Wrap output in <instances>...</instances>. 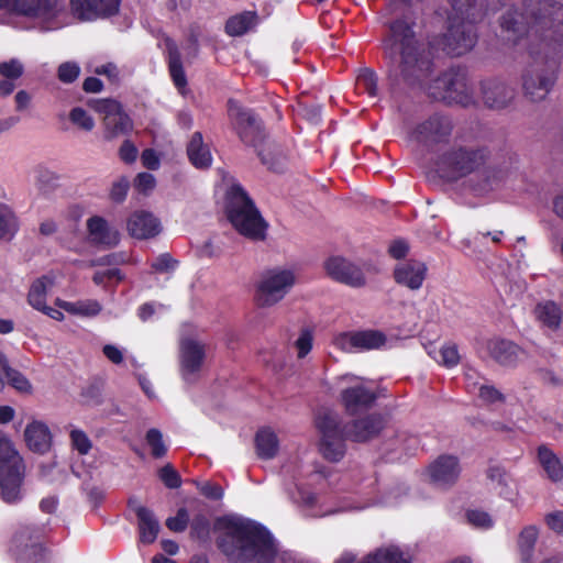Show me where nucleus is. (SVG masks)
I'll list each match as a JSON object with an SVG mask.
<instances>
[{"instance_id":"f257e3e1","label":"nucleus","mask_w":563,"mask_h":563,"mask_svg":"<svg viewBox=\"0 0 563 563\" xmlns=\"http://www.w3.org/2000/svg\"><path fill=\"white\" fill-rule=\"evenodd\" d=\"M547 27L541 48L533 52L536 63L522 75V89L532 102L543 101L556 81L559 47L563 40V5L550 0H527L525 12L508 11L501 20V34L505 41L517 44L528 34V25Z\"/></svg>"},{"instance_id":"f03ea898","label":"nucleus","mask_w":563,"mask_h":563,"mask_svg":"<svg viewBox=\"0 0 563 563\" xmlns=\"http://www.w3.org/2000/svg\"><path fill=\"white\" fill-rule=\"evenodd\" d=\"M217 544L232 563H269L277 553L271 533L246 518L229 515L214 522Z\"/></svg>"},{"instance_id":"7ed1b4c3","label":"nucleus","mask_w":563,"mask_h":563,"mask_svg":"<svg viewBox=\"0 0 563 563\" xmlns=\"http://www.w3.org/2000/svg\"><path fill=\"white\" fill-rule=\"evenodd\" d=\"M410 15L389 23L383 48L390 62V75L408 84L421 82L431 73L432 62L427 45L417 37Z\"/></svg>"},{"instance_id":"20e7f679","label":"nucleus","mask_w":563,"mask_h":563,"mask_svg":"<svg viewBox=\"0 0 563 563\" xmlns=\"http://www.w3.org/2000/svg\"><path fill=\"white\" fill-rule=\"evenodd\" d=\"M485 154L483 151L457 148L452 150L440 158L437 163V172L442 178L455 180L471 173L479 174L484 178V183L476 188L482 194L498 187L501 181L514 190H523L515 184L518 176L512 173H504L493 168H479L484 165Z\"/></svg>"},{"instance_id":"39448f33","label":"nucleus","mask_w":563,"mask_h":563,"mask_svg":"<svg viewBox=\"0 0 563 563\" xmlns=\"http://www.w3.org/2000/svg\"><path fill=\"white\" fill-rule=\"evenodd\" d=\"M283 473L292 482L297 496L290 489L289 494L308 509L310 516L321 517L329 514L328 510H322L319 507L317 495L306 490V486L319 484L325 478L324 471L317 462L314 455L305 454L303 456L295 457L284 465Z\"/></svg>"},{"instance_id":"423d86ee","label":"nucleus","mask_w":563,"mask_h":563,"mask_svg":"<svg viewBox=\"0 0 563 563\" xmlns=\"http://www.w3.org/2000/svg\"><path fill=\"white\" fill-rule=\"evenodd\" d=\"M0 9L32 19L45 31L62 29L69 22L65 0H0Z\"/></svg>"},{"instance_id":"0eeeda50","label":"nucleus","mask_w":563,"mask_h":563,"mask_svg":"<svg viewBox=\"0 0 563 563\" xmlns=\"http://www.w3.org/2000/svg\"><path fill=\"white\" fill-rule=\"evenodd\" d=\"M227 212L230 222L242 235L252 240L265 238L266 223L239 185L228 191Z\"/></svg>"},{"instance_id":"6e6552de","label":"nucleus","mask_w":563,"mask_h":563,"mask_svg":"<svg viewBox=\"0 0 563 563\" xmlns=\"http://www.w3.org/2000/svg\"><path fill=\"white\" fill-rule=\"evenodd\" d=\"M24 475L23 459L11 440L0 434V498L4 503L15 504L22 499Z\"/></svg>"},{"instance_id":"1a4fd4ad","label":"nucleus","mask_w":563,"mask_h":563,"mask_svg":"<svg viewBox=\"0 0 563 563\" xmlns=\"http://www.w3.org/2000/svg\"><path fill=\"white\" fill-rule=\"evenodd\" d=\"M297 283V273L291 267L277 266L264 271L256 284L255 300L262 308L280 302Z\"/></svg>"},{"instance_id":"9d476101","label":"nucleus","mask_w":563,"mask_h":563,"mask_svg":"<svg viewBox=\"0 0 563 563\" xmlns=\"http://www.w3.org/2000/svg\"><path fill=\"white\" fill-rule=\"evenodd\" d=\"M335 387L340 390V398L345 410L351 415L366 410L376 399V394L369 383L353 374L336 377Z\"/></svg>"},{"instance_id":"9b49d317","label":"nucleus","mask_w":563,"mask_h":563,"mask_svg":"<svg viewBox=\"0 0 563 563\" xmlns=\"http://www.w3.org/2000/svg\"><path fill=\"white\" fill-rule=\"evenodd\" d=\"M430 93L448 103L467 106L472 102V92L466 75L461 69H450L437 78L430 86Z\"/></svg>"},{"instance_id":"f8f14e48","label":"nucleus","mask_w":563,"mask_h":563,"mask_svg":"<svg viewBox=\"0 0 563 563\" xmlns=\"http://www.w3.org/2000/svg\"><path fill=\"white\" fill-rule=\"evenodd\" d=\"M317 427L321 434L320 451L323 456L333 462L341 460L345 453L346 430L343 431L341 428L338 415L332 412L320 415Z\"/></svg>"},{"instance_id":"ddd939ff","label":"nucleus","mask_w":563,"mask_h":563,"mask_svg":"<svg viewBox=\"0 0 563 563\" xmlns=\"http://www.w3.org/2000/svg\"><path fill=\"white\" fill-rule=\"evenodd\" d=\"M206 344L195 339H184L179 345L180 373L185 380H195L203 366Z\"/></svg>"},{"instance_id":"4468645a","label":"nucleus","mask_w":563,"mask_h":563,"mask_svg":"<svg viewBox=\"0 0 563 563\" xmlns=\"http://www.w3.org/2000/svg\"><path fill=\"white\" fill-rule=\"evenodd\" d=\"M476 42V34L471 22L450 19L448 32L444 35V48L449 54L462 55L471 51Z\"/></svg>"},{"instance_id":"2eb2a0df","label":"nucleus","mask_w":563,"mask_h":563,"mask_svg":"<svg viewBox=\"0 0 563 563\" xmlns=\"http://www.w3.org/2000/svg\"><path fill=\"white\" fill-rule=\"evenodd\" d=\"M452 130L449 118L433 114L415 129L412 137L424 146H432L446 141Z\"/></svg>"},{"instance_id":"dca6fc26","label":"nucleus","mask_w":563,"mask_h":563,"mask_svg":"<svg viewBox=\"0 0 563 563\" xmlns=\"http://www.w3.org/2000/svg\"><path fill=\"white\" fill-rule=\"evenodd\" d=\"M385 343V334L376 330L340 333L333 340V344L345 352L379 349Z\"/></svg>"},{"instance_id":"f3484780","label":"nucleus","mask_w":563,"mask_h":563,"mask_svg":"<svg viewBox=\"0 0 563 563\" xmlns=\"http://www.w3.org/2000/svg\"><path fill=\"white\" fill-rule=\"evenodd\" d=\"M229 117L243 142L255 144L261 135V123L254 114L236 101H229Z\"/></svg>"},{"instance_id":"a211bd4d","label":"nucleus","mask_w":563,"mask_h":563,"mask_svg":"<svg viewBox=\"0 0 563 563\" xmlns=\"http://www.w3.org/2000/svg\"><path fill=\"white\" fill-rule=\"evenodd\" d=\"M324 268L331 278L351 287H361L365 284L361 268L342 256H332L327 260Z\"/></svg>"},{"instance_id":"6ab92c4d","label":"nucleus","mask_w":563,"mask_h":563,"mask_svg":"<svg viewBox=\"0 0 563 563\" xmlns=\"http://www.w3.org/2000/svg\"><path fill=\"white\" fill-rule=\"evenodd\" d=\"M96 110L103 114L106 130L111 137L125 134L132 130V121L122 111L120 103L113 100H102L96 106Z\"/></svg>"},{"instance_id":"aec40b11","label":"nucleus","mask_w":563,"mask_h":563,"mask_svg":"<svg viewBox=\"0 0 563 563\" xmlns=\"http://www.w3.org/2000/svg\"><path fill=\"white\" fill-rule=\"evenodd\" d=\"M128 233L137 240H150L162 232L161 220L147 210H135L126 219Z\"/></svg>"},{"instance_id":"412c9836","label":"nucleus","mask_w":563,"mask_h":563,"mask_svg":"<svg viewBox=\"0 0 563 563\" xmlns=\"http://www.w3.org/2000/svg\"><path fill=\"white\" fill-rule=\"evenodd\" d=\"M73 13L82 21L107 18L119 11L120 0H69Z\"/></svg>"},{"instance_id":"4be33fe9","label":"nucleus","mask_w":563,"mask_h":563,"mask_svg":"<svg viewBox=\"0 0 563 563\" xmlns=\"http://www.w3.org/2000/svg\"><path fill=\"white\" fill-rule=\"evenodd\" d=\"M460 472L459 461L453 455H441L427 468V475L431 483L443 488L453 485Z\"/></svg>"},{"instance_id":"5701e85b","label":"nucleus","mask_w":563,"mask_h":563,"mask_svg":"<svg viewBox=\"0 0 563 563\" xmlns=\"http://www.w3.org/2000/svg\"><path fill=\"white\" fill-rule=\"evenodd\" d=\"M427 265L417 260L399 262L394 268L395 282L410 290H419L427 277Z\"/></svg>"},{"instance_id":"b1692460","label":"nucleus","mask_w":563,"mask_h":563,"mask_svg":"<svg viewBox=\"0 0 563 563\" xmlns=\"http://www.w3.org/2000/svg\"><path fill=\"white\" fill-rule=\"evenodd\" d=\"M88 240L96 245L107 249L114 247L120 242L119 231L111 227L106 219L93 216L86 223Z\"/></svg>"},{"instance_id":"393cba45","label":"nucleus","mask_w":563,"mask_h":563,"mask_svg":"<svg viewBox=\"0 0 563 563\" xmlns=\"http://www.w3.org/2000/svg\"><path fill=\"white\" fill-rule=\"evenodd\" d=\"M484 103L492 109H503L515 97V89L498 79H487L482 82Z\"/></svg>"},{"instance_id":"a878e982","label":"nucleus","mask_w":563,"mask_h":563,"mask_svg":"<svg viewBox=\"0 0 563 563\" xmlns=\"http://www.w3.org/2000/svg\"><path fill=\"white\" fill-rule=\"evenodd\" d=\"M487 349L490 356L504 366H514L523 356V351L517 344L503 339L489 341Z\"/></svg>"},{"instance_id":"bb28decb","label":"nucleus","mask_w":563,"mask_h":563,"mask_svg":"<svg viewBox=\"0 0 563 563\" xmlns=\"http://www.w3.org/2000/svg\"><path fill=\"white\" fill-rule=\"evenodd\" d=\"M57 280L58 275L55 273H48L35 279L31 284L27 294L29 305L38 311L44 309V306L46 305V297L57 285Z\"/></svg>"},{"instance_id":"cd10ccee","label":"nucleus","mask_w":563,"mask_h":563,"mask_svg":"<svg viewBox=\"0 0 563 563\" xmlns=\"http://www.w3.org/2000/svg\"><path fill=\"white\" fill-rule=\"evenodd\" d=\"M384 421L380 416L372 415L354 421L346 429V437L353 441L363 442L377 435L383 429Z\"/></svg>"},{"instance_id":"c85d7f7f","label":"nucleus","mask_w":563,"mask_h":563,"mask_svg":"<svg viewBox=\"0 0 563 563\" xmlns=\"http://www.w3.org/2000/svg\"><path fill=\"white\" fill-rule=\"evenodd\" d=\"M24 439L30 450L40 453L46 452L52 441L48 427L38 420H33L26 426Z\"/></svg>"},{"instance_id":"c756f323","label":"nucleus","mask_w":563,"mask_h":563,"mask_svg":"<svg viewBox=\"0 0 563 563\" xmlns=\"http://www.w3.org/2000/svg\"><path fill=\"white\" fill-rule=\"evenodd\" d=\"M360 563H411V558L398 545L388 544L371 551Z\"/></svg>"},{"instance_id":"7c9ffc66","label":"nucleus","mask_w":563,"mask_h":563,"mask_svg":"<svg viewBox=\"0 0 563 563\" xmlns=\"http://www.w3.org/2000/svg\"><path fill=\"white\" fill-rule=\"evenodd\" d=\"M55 305L66 312L81 318H95L102 311V305L97 299H80L77 301H66L60 298L55 300Z\"/></svg>"},{"instance_id":"2f4dec72","label":"nucleus","mask_w":563,"mask_h":563,"mask_svg":"<svg viewBox=\"0 0 563 563\" xmlns=\"http://www.w3.org/2000/svg\"><path fill=\"white\" fill-rule=\"evenodd\" d=\"M279 450V440L274 430L268 427L262 428L255 435V451L260 459L272 460Z\"/></svg>"},{"instance_id":"473e14b6","label":"nucleus","mask_w":563,"mask_h":563,"mask_svg":"<svg viewBox=\"0 0 563 563\" xmlns=\"http://www.w3.org/2000/svg\"><path fill=\"white\" fill-rule=\"evenodd\" d=\"M139 519L140 539L143 543H153L158 534L159 525L154 514L140 506L135 510Z\"/></svg>"},{"instance_id":"72a5a7b5","label":"nucleus","mask_w":563,"mask_h":563,"mask_svg":"<svg viewBox=\"0 0 563 563\" xmlns=\"http://www.w3.org/2000/svg\"><path fill=\"white\" fill-rule=\"evenodd\" d=\"M534 316L543 327L555 330L562 320V309L556 302L545 300L536 306Z\"/></svg>"},{"instance_id":"f704fd0d","label":"nucleus","mask_w":563,"mask_h":563,"mask_svg":"<svg viewBox=\"0 0 563 563\" xmlns=\"http://www.w3.org/2000/svg\"><path fill=\"white\" fill-rule=\"evenodd\" d=\"M188 157L197 168H207L211 165L212 156L209 147L203 144L202 135L196 132L187 147Z\"/></svg>"},{"instance_id":"c9c22d12","label":"nucleus","mask_w":563,"mask_h":563,"mask_svg":"<svg viewBox=\"0 0 563 563\" xmlns=\"http://www.w3.org/2000/svg\"><path fill=\"white\" fill-rule=\"evenodd\" d=\"M538 457L548 477L553 482L563 479V464L559 457L547 446H540Z\"/></svg>"},{"instance_id":"e433bc0d","label":"nucleus","mask_w":563,"mask_h":563,"mask_svg":"<svg viewBox=\"0 0 563 563\" xmlns=\"http://www.w3.org/2000/svg\"><path fill=\"white\" fill-rule=\"evenodd\" d=\"M487 478L500 496L509 500L514 499L516 494L511 488L512 481L501 467L490 466Z\"/></svg>"},{"instance_id":"4c0bfd02","label":"nucleus","mask_w":563,"mask_h":563,"mask_svg":"<svg viewBox=\"0 0 563 563\" xmlns=\"http://www.w3.org/2000/svg\"><path fill=\"white\" fill-rule=\"evenodd\" d=\"M257 16L254 12H243L230 18L227 22L225 30L231 36H240L255 26Z\"/></svg>"},{"instance_id":"58836bf2","label":"nucleus","mask_w":563,"mask_h":563,"mask_svg":"<svg viewBox=\"0 0 563 563\" xmlns=\"http://www.w3.org/2000/svg\"><path fill=\"white\" fill-rule=\"evenodd\" d=\"M168 63L173 81L180 93H184L187 80L183 70L180 56L177 52V48L173 45L168 46Z\"/></svg>"},{"instance_id":"ea45409f","label":"nucleus","mask_w":563,"mask_h":563,"mask_svg":"<svg viewBox=\"0 0 563 563\" xmlns=\"http://www.w3.org/2000/svg\"><path fill=\"white\" fill-rule=\"evenodd\" d=\"M428 354L439 364L446 367H453L460 362V354L454 344H445L440 350L427 349Z\"/></svg>"},{"instance_id":"a19ab883","label":"nucleus","mask_w":563,"mask_h":563,"mask_svg":"<svg viewBox=\"0 0 563 563\" xmlns=\"http://www.w3.org/2000/svg\"><path fill=\"white\" fill-rule=\"evenodd\" d=\"M18 219L12 210L4 205H0V239L11 240L18 232Z\"/></svg>"},{"instance_id":"79ce46f5","label":"nucleus","mask_w":563,"mask_h":563,"mask_svg":"<svg viewBox=\"0 0 563 563\" xmlns=\"http://www.w3.org/2000/svg\"><path fill=\"white\" fill-rule=\"evenodd\" d=\"M146 445L155 459H161L167 453V444L164 441L163 433L156 429H150L145 434Z\"/></svg>"},{"instance_id":"37998d69","label":"nucleus","mask_w":563,"mask_h":563,"mask_svg":"<svg viewBox=\"0 0 563 563\" xmlns=\"http://www.w3.org/2000/svg\"><path fill=\"white\" fill-rule=\"evenodd\" d=\"M538 538V530L536 527H526L518 540L521 558L523 561L528 562L531 558V553L534 547V543Z\"/></svg>"},{"instance_id":"c03bdc74","label":"nucleus","mask_w":563,"mask_h":563,"mask_svg":"<svg viewBox=\"0 0 563 563\" xmlns=\"http://www.w3.org/2000/svg\"><path fill=\"white\" fill-rule=\"evenodd\" d=\"M69 121L85 132H90L95 128L93 118L81 107H75L70 110Z\"/></svg>"},{"instance_id":"a18cd8bd","label":"nucleus","mask_w":563,"mask_h":563,"mask_svg":"<svg viewBox=\"0 0 563 563\" xmlns=\"http://www.w3.org/2000/svg\"><path fill=\"white\" fill-rule=\"evenodd\" d=\"M7 380L8 383L15 389L18 390L19 393L21 394H32L33 391V386L32 384L30 383V380L22 374L20 373L19 371L12 368V367H7Z\"/></svg>"},{"instance_id":"49530a36","label":"nucleus","mask_w":563,"mask_h":563,"mask_svg":"<svg viewBox=\"0 0 563 563\" xmlns=\"http://www.w3.org/2000/svg\"><path fill=\"white\" fill-rule=\"evenodd\" d=\"M136 264L137 261L126 252H115L98 260L89 262V266H104V265H122V264Z\"/></svg>"},{"instance_id":"de8ad7c7","label":"nucleus","mask_w":563,"mask_h":563,"mask_svg":"<svg viewBox=\"0 0 563 563\" xmlns=\"http://www.w3.org/2000/svg\"><path fill=\"white\" fill-rule=\"evenodd\" d=\"M357 89L368 93L371 97L377 96V78L368 69L361 71L356 79Z\"/></svg>"},{"instance_id":"09e8293b","label":"nucleus","mask_w":563,"mask_h":563,"mask_svg":"<svg viewBox=\"0 0 563 563\" xmlns=\"http://www.w3.org/2000/svg\"><path fill=\"white\" fill-rule=\"evenodd\" d=\"M70 442L71 446L82 455L88 454L92 448V443L89 437L79 429H73L70 431Z\"/></svg>"},{"instance_id":"8fccbe9b","label":"nucleus","mask_w":563,"mask_h":563,"mask_svg":"<svg viewBox=\"0 0 563 563\" xmlns=\"http://www.w3.org/2000/svg\"><path fill=\"white\" fill-rule=\"evenodd\" d=\"M124 278L122 272L118 268H109L106 271H97L92 277L96 285L107 288L112 280L121 282Z\"/></svg>"},{"instance_id":"3c124183","label":"nucleus","mask_w":563,"mask_h":563,"mask_svg":"<svg viewBox=\"0 0 563 563\" xmlns=\"http://www.w3.org/2000/svg\"><path fill=\"white\" fill-rule=\"evenodd\" d=\"M80 74V67L75 62H65L58 67V79L65 84L75 81Z\"/></svg>"},{"instance_id":"603ef678","label":"nucleus","mask_w":563,"mask_h":563,"mask_svg":"<svg viewBox=\"0 0 563 563\" xmlns=\"http://www.w3.org/2000/svg\"><path fill=\"white\" fill-rule=\"evenodd\" d=\"M405 494H406V489L401 486H397V487L390 489L388 493H386L382 499L371 501L366 505L358 506L357 508L364 509L366 507H369V506H373L376 504H382L385 506H393V505L398 504L400 501V497L404 496Z\"/></svg>"},{"instance_id":"864d4df0","label":"nucleus","mask_w":563,"mask_h":563,"mask_svg":"<svg viewBox=\"0 0 563 563\" xmlns=\"http://www.w3.org/2000/svg\"><path fill=\"white\" fill-rule=\"evenodd\" d=\"M466 518L473 527L478 529H489L494 523L492 517L482 510H468Z\"/></svg>"},{"instance_id":"5fc2aeb1","label":"nucleus","mask_w":563,"mask_h":563,"mask_svg":"<svg viewBox=\"0 0 563 563\" xmlns=\"http://www.w3.org/2000/svg\"><path fill=\"white\" fill-rule=\"evenodd\" d=\"M192 534L200 539L207 540L210 532V522L205 515H197L191 521Z\"/></svg>"},{"instance_id":"6e6d98bb","label":"nucleus","mask_w":563,"mask_h":563,"mask_svg":"<svg viewBox=\"0 0 563 563\" xmlns=\"http://www.w3.org/2000/svg\"><path fill=\"white\" fill-rule=\"evenodd\" d=\"M177 267V261H175L168 253L158 255L152 263V269L155 273H170Z\"/></svg>"},{"instance_id":"4d7b16f0","label":"nucleus","mask_w":563,"mask_h":563,"mask_svg":"<svg viewBox=\"0 0 563 563\" xmlns=\"http://www.w3.org/2000/svg\"><path fill=\"white\" fill-rule=\"evenodd\" d=\"M312 332L309 329H302L298 339L295 342L297 349V356L305 357L312 347Z\"/></svg>"},{"instance_id":"13d9d810","label":"nucleus","mask_w":563,"mask_h":563,"mask_svg":"<svg viewBox=\"0 0 563 563\" xmlns=\"http://www.w3.org/2000/svg\"><path fill=\"white\" fill-rule=\"evenodd\" d=\"M23 64L19 59H10L0 64V74L8 79H16L23 74Z\"/></svg>"},{"instance_id":"bf43d9fd","label":"nucleus","mask_w":563,"mask_h":563,"mask_svg":"<svg viewBox=\"0 0 563 563\" xmlns=\"http://www.w3.org/2000/svg\"><path fill=\"white\" fill-rule=\"evenodd\" d=\"M158 476L168 488H177L181 484L179 474L169 464L159 470Z\"/></svg>"},{"instance_id":"052dcab7","label":"nucleus","mask_w":563,"mask_h":563,"mask_svg":"<svg viewBox=\"0 0 563 563\" xmlns=\"http://www.w3.org/2000/svg\"><path fill=\"white\" fill-rule=\"evenodd\" d=\"M134 186L139 192L148 195L154 190L156 186V179L152 174L140 173L134 180Z\"/></svg>"},{"instance_id":"680f3d73","label":"nucleus","mask_w":563,"mask_h":563,"mask_svg":"<svg viewBox=\"0 0 563 563\" xmlns=\"http://www.w3.org/2000/svg\"><path fill=\"white\" fill-rule=\"evenodd\" d=\"M189 516L186 509L181 508L177 511L175 517H170L166 520V526L174 532H183L188 525Z\"/></svg>"},{"instance_id":"e2e57ef3","label":"nucleus","mask_w":563,"mask_h":563,"mask_svg":"<svg viewBox=\"0 0 563 563\" xmlns=\"http://www.w3.org/2000/svg\"><path fill=\"white\" fill-rule=\"evenodd\" d=\"M141 161H142L143 166L151 170L158 169L159 165H161L159 154L152 148H147V150L143 151Z\"/></svg>"},{"instance_id":"0e129e2a","label":"nucleus","mask_w":563,"mask_h":563,"mask_svg":"<svg viewBox=\"0 0 563 563\" xmlns=\"http://www.w3.org/2000/svg\"><path fill=\"white\" fill-rule=\"evenodd\" d=\"M129 189V181L125 178H120L113 183L110 196L114 201H122L126 197Z\"/></svg>"},{"instance_id":"69168bd1","label":"nucleus","mask_w":563,"mask_h":563,"mask_svg":"<svg viewBox=\"0 0 563 563\" xmlns=\"http://www.w3.org/2000/svg\"><path fill=\"white\" fill-rule=\"evenodd\" d=\"M478 396L487 402H495L501 399V394L493 386L481 384L478 387Z\"/></svg>"},{"instance_id":"338daca9","label":"nucleus","mask_w":563,"mask_h":563,"mask_svg":"<svg viewBox=\"0 0 563 563\" xmlns=\"http://www.w3.org/2000/svg\"><path fill=\"white\" fill-rule=\"evenodd\" d=\"M36 179L42 186H54L58 180V176L46 167H38Z\"/></svg>"},{"instance_id":"774afa93","label":"nucleus","mask_w":563,"mask_h":563,"mask_svg":"<svg viewBox=\"0 0 563 563\" xmlns=\"http://www.w3.org/2000/svg\"><path fill=\"white\" fill-rule=\"evenodd\" d=\"M104 356L113 364H121L124 360L123 350L113 344H106L102 349Z\"/></svg>"}]
</instances>
